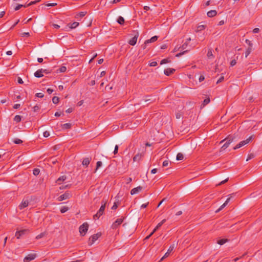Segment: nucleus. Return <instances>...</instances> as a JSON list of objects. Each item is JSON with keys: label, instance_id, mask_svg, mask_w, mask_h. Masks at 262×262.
Returning <instances> with one entry per match:
<instances>
[{"label": "nucleus", "instance_id": "1", "mask_svg": "<svg viewBox=\"0 0 262 262\" xmlns=\"http://www.w3.org/2000/svg\"><path fill=\"white\" fill-rule=\"evenodd\" d=\"M236 141V138L235 136H229L226 138L222 140L220 143L225 142L221 147V150H225L229 147V145L233 141Z\"/></svg>", "mask_w": 262, "mask_h": 262}, {"label": "nucleus", "instance_id": "2", "mask_svg": "<svg viewBox=\"0 0 262 262\" xmlns=\"http://www.w3.org/2000/svg\"><path fill=\"white\" fill-rule=\"evenodd\" d=\"M106 203V201L103 200L102 201V205H101L100 208H99V210L97 211V213L95 214V215H94V216H93L94 219H95V220L99 219V218L101 215H103V214L104 213V212L105 208Z\"/></svg>", "mask_w": 262, "mask_h": 262}, {"label": "nucleus", "instance_id": "3", "mask_svg": "<svg viewBox=\"0 0 262 262\" xmlns=\"http://www.w3.org/2000/svg\"><path fill=\"white\" fill-rule=\"evenodd\" d=\"M252 136H250L246 140L240 142L238 144H237L235 146L233 147V149L236 150L242 147L245 145L248 144L250 142V141L252 140Z\"/></svg>", "mask_w": 262, "mask_h": 262}, {"label": "nucleus", "instance_id": "4", "mask_svg": "<svg viewBox=\"0 0 262 262\" xmlns=\"http://www.w3.org/2000/svg\"><path fill=\"white\" fill-rule=\"evenodd\" d=\"M133 35L134 37L128 41V43L131 46H135L139 36V33L137 31H134Z\"/></svg>", "mask_w": 262, "mask_h": 262}, {"label": "nucleus", "instance_id": "5", "mask_svg": "<svg viewBox=\"0 0 262 262\" xmlns=\"http://www.w3.org/2000/svg\"><path fill=\"white\" fill-rule=\"evenodd\" d=\"M89 228V225L87 223H83L79 227V232L81 235L84 236L87 232Z\"/></svg>", "mask_w": 262, "mask_h": 262}, {"label": "nucleus", "instance_id": "6", "mask_svg": "<svg viewBox=\"0 0 262 262\" xmlns=\"http://www.w3.org/2000/svg\"><path fill=\"white\" fill-rule=\"evenodd\" d=\"M124 218L117 219L115 222H114L111 226L113 229H116L123 222Z\"/></svg>", "mask_w": 262, "mask_h": 262}, {"label": "nucleus", "instance_id": "7", "mask_svg": "<svg viewBox=\"0 0 262 262\" xmlns=\"http://www.w3.org/2000/svg\"><path fill=\"white\" fill-rule=\"evenodd\" d=\"M71 196V194L69 191H66L64 194L60 195L58 198V201H62L63 200L69 199Z\"/></svg>", "mask_w": 262, "mask_h": 262}, {"label": "nucleus", "instance_id": "8", "mask_svg": "<svg viewBox=\"0 0 262 262\" xmlns=\"http://www.w3.org/2000/svg\"><path fill=\"white\" fill-rule=\"evenodd\" d=\"M101 233H98L91 236L89 239V244L90 245L93 244L98 239V238L101 236Z\"/></svg>", "mask_w": 262, "mask_h": 262}, {"label": "nucleus", "instance_id": "9", "mask_svg": "<svg viewBox=\"0 0 262 262\" xmlns=\"http://www.w3.org/2000/svg\"><path fill=\"white\" fill-rule=\"evenodd\" d=\"M158 37L157 36H154L150 39L145 40L144 45L143 46V48L145 49L146 48V45L149 43H151L156 41L158 39Z\"/></svg>", "mask_w": 262, "mask_h": 262}, {"label": "nucleus", "instance_id": "10", "mask_svg": "<svg viewBox=\"0 0 262 262\" xmlns=\"http://www.w3.org/2000/svg\"><path fill=\"white\" fill-rule=\"evenodd\" d=\"M29 205V202L28 200L24 199L21 203L19 205V208L20 209H23L26 207H27Z\"/></svg>", "mask_w": 262, "mask_h": 262}, {"label": "nucleus", "instance_id": "11", "mask_svg": "<svg viewBox=\"0 0 262 262\" xmlns=\"http://www.w3.org/2000/svg\"><path fill=\"white\" fill-rule=\"evenodd\" d=\"M142 189H143V187L141 186H138L136 188H134L131 190L130 194L132 195L137 194V193H139V192H140L142 190Z\"/></svg>", "mask_w": 262, "mask_h": 262}, {"label": "nucleus", "instance_id": "12", "mask_svg": "<svg viewBox=\"0 0 262 262\" xmlns=\"http://www.w3.org/2000/svg\"><path fill=\"white\" fill-rule=\"evenodd\" d=\"M175 72V69L167 68L164 70V74L167 76H169Z\"/></svg>", "mask_w": 262, "mask_h": 262}, {"label": "nucleus", "instance_id": "13", "mask_svg": "<svg viewBox=\"0 0 262 262\" xmlns=\"http://www.w3.org/2000/svg\"><path fill=\"white\" fill-rule=\"evenodd\" d=\"M27 232L26 230H22L19 231H17L15 233V236H16L17 238H19L23 235L25 234V233Z\"/></svg>", "mask_w": 262, "mask_h": 262}, {"label": "nucleus", "instance_id": "14", "mask_svg": "<svg viewBox=\"0 0 262 262\" xmlns=\"http://www.w3.org/2000/svg\"><path fill=\"white\" fill-rule=\"evenodd\" d=\"M231 195L229 197L227 200L226 201H225V202L220 206V207L219 208V209L216 211V212H219L220 211V210H221L222 209H223L227 204L229 202L230 199H231Z\"/></svg>", "mask_w": 262, "mask_h": 262}, {"label": "nucleus", "instance_id": "15", "mask_svg": "<svg viewBox=\"0 0 262 262\" xmlns=\"http://www.w3.org/2000/svg\"><path fill=\"white\" fill-rule=\"evenodd\" d=\"M34 76H35L36 77H37V78L42 77L43 76L41 69L38 70L37 71H36L34 73Z\"/></svg>", "mask_w": 262, "mask_h": 262}, {"label": "nucleus", "instance_id": "16", "mask_svg": "<svg viewBox=\"0 0 262 262\" xmlns=\"http://www.w3.org/2000/svg\"><path fill=\"white\" fill-rule=\"evenodd\" d=\"M143 156L142 154H137L133 158V161L134 162H138L140 160L141 157Z\"/></svg>", "mask_w": 262, "mask_h": 262}, {"label": "nucleus", "instance_id": "17", "mask_svg": "<svg viewBox=\"0 0 262 262\" xmlns=\"http://www.w3.org/2000/svg\"><path fill=\"white\" fill-rule=\"evenodd\" d=\"M90 161H91V158H84L83 161H82V165L83 166H88L90 163Z\"/></svg>", "mask_w": 262, "mask_h": 262}, {"label": "nucleus", "instance_id": "18", "mask_svg": "<svg viewBox=\"0 0 262 262\" xmlns=\"http://www.w3.org/2000/svg\"><path fill=\"white\" fill-rule=\"evenodd\" d=\"M33 260V254H30L27 256H26L24 259V262H29Z\"/></svg>", "mask_w": 262, "mask_h": 262}, {"label": "nucleus", "instance_id": "19", "mask_svg": "<svg viewBox=\"0 0 262 262\" xmlns=\"http://www.w3.org/2000/svg\"><path fill=\"white\" fill-rule=\"evenodd\" d=\"M217 14V12L215 10H210L207 12V16L209 17H212L215 16Z\"/></svg>", "mask_w": 262, "mask_h": 262}, {"label": "nucleus", "instance_id": "20", "mask_svg": "<svg viewBox=\"0 0 262 262\" xmlns=\"http://www.w3.org/2000/svg\"><path fill=\"white\" fill-rule=\"evenodd\" d=\"M66 178L67 177L66 176H62L57 180L56 183H58V184H60L62 182L66 180Z\"/></svg>", "mask_w": 262, "mask_h": 262}, {"label": "nucleus", "instance_id": "21", "mask_svg": "<svg viewBox=\"0 0 262 262\" xmlns=\"http://www.w3.org/2000/svg\"><path fill=\"white\" fill-rule=\"evenodd\" d=\"M228 241H229V240L228 239L223 238V239H219V241H217V243L220 245H223V244H225Z\"/></svg>", "mask_w": 262, "mask_h": 262}, {"label": "nucleus", "instance_id": "22", "mask_svg": "<svg viewBox=\"0 0 262 262\" xmlns=\"http://www.w3.org/2000/svg\"><path fill=\"white\" fill-rule=\"evenodd\" d=\"M207 57L209 59H213L214 58V56L212 53V51L211 49H209L207 53Z\"/></svg>", "mask_w": 262, "mask_h": 262}, {"label": "nucleus", "instance_id": "23", "mask_svg": "<svg viewBox=\"0 0 262 262\" xmlns=\"http://www.w3.org/2000/svg\"><path fill=\"white\" fill-rule=\"evenodd\" d=\"M117 21L120 25H123L124 24V19L122 16H119L118 19H117Z\"/></svg>", "mask_w": 262, "mask_h": 262}, {"label": "nucleus", "instance_id": "24", "mask_svg": "<svg viewBox=\"0 0 262 262\" xmlns=\"http://www.w3.org/2000/svg\"><path fill=\"white\" fill-rule=\"evenodd\" d=\"M71 127V124L70 123H65L62 125V129H69Z\"/></svg>", "mask_w": 262, "mask_h": 262}, {"label": "nucleus", "instance_id": "25", "mask_svg": "<svg viewBox=\"0 0 262 262\" xmlns=\"http://www.w3.org/2000/svg\"><path fill=\"white\" fill-rule=\"evenodd\" d=\"M79 25V23L78 22H74L72 24H70V28L71 29H74L76 28Z\"/></svg>", "mask_w": 262, "mask_h": 262}, {"label": "nucleus", "instance_id": "26", "mask_svg": "<svg viewBox=\"0 0 262 262\" xmlns=\"http://www.w3.org/2000/svg\"><path fill=\"white\" fill-rule=\"evenodd\" d=\"M184 158L183 155L182 153H178L177 155V160H182Z\"/></svg>", "mask_w": 262, "mask_h": 262}, {"label": "nucleus", "instance_id": "27", "mask_svg": "<svg viewBox=\"0 0 262 262\" xmlns=\"http://www.w3.org/2000/svg\"><path fill=\"white\" fill-rule=\"evenodd\" d=\"M14 121L18 123L19 122L21 121V117L19 115H16L14 117Z\"/></svg>", "mask_w": 262, "mask_h": 262}, {"label": "nucleus", "instance_id": "28", "mask_svg": "<svg viewBox=\"0 0 262 262\" xmlns=\"http://www.w3.org/2000/svg\"><path fill=\"white\" fill-rule=\"evenodd\" d=\"M252 51V49L250 47L248 48L245 52V57L247 58Z\"/></svg>", "mask_w": 262, "mask_h": 262}, {"label": "nucleus", "instance_id": "29", "mask_svg": "<svg viewBox=\"0 0 262 262\" xmlns=\"http://www.w3.org/2000/svg\"><path fill=\"white\" fill-rule=\"evenodd\" d=\"M53 103L54 104H57L59 102V98L56 96H54L52 98Z\"/></svg>", "mask_w": 262, "mask_h": 262}, {"label": "nucleus", "instance_id": "30", "mask_svg": "<svg viewBox=\"0 0 262 262\" xmlns=\"http://www.w3.org/2000/svg\"><path fill=\"white\" fill-rule=\"evenodd\" d=\"M86 12H81L76 15L77 17H82L86 14Z\"/></svg>", "mask_w": 262, "mask_h": 262}, {"label": "nucleus", "instance_id": "31", "mask_svg": "<svg viewBox=\"0 0 262 262\" xmlns=\"http://www.w3.org/2000/svg\"><path fill=\"white\" fill-rule=\"evenodd\" d=\"M13 142L15 143V144H21L23 141L19 139H18V138H16V139H14V140H13Z\"/></svg>", "mask_w": 262, "mask_h": 262}, {"label": "nucleus", "instance_id": "32", "mask_svg": "<svg viewBox=\"0 0 262 262\" xmlns=\"http://www.w3.org/2000/svg\"><path fill=\"white\" fill-rule=\"evenodd\" d=\"M210 98H207L206 99H205L204 101H203V104L202 105H203V106H205L206 105H207V104H208L209 102H210Z\"/></svg>", "mask_w": 262, "mask_h": 262}, {"label": "nucleus", "instance_id": "33", "mask_svg": "<svg viewBox=\"0 0 262 262\" xmlns=\"http://www.w3.org/2000/svg\"><path fill=\"white\" fill-rule=\"evenodd\" d=\"M68 210V207H66V206H63L60 209V212L62 213L67 212Z\"/></svg>", "mask_w": 262, "mask_h": 262}, {"label": "nucleus", "instance_id": "34", "mask_svg": "<svg viewBox=\"0 0 262 262\" xmlns=\"http://www.w3.org/2000/svg\"><path fill=\"white\" fill-rule=\"evenodd\" d=\"M205 26L204 25H200L198 27L196 31H201L205 29Z\"/></svg>", "mask_w": 262, "mask_h": 262}, {"label": "nucleus", "instance_id": "35", "mask_svg": "<svg viewBox=\"0 0 262 262\" xmlns=\"http://www.w3.org/2000/svg\"><path fill=\"white\" fill-rule=\"evenodd\" d=\"M40 172V170L38 168H34V175L37 176Z\"/></svg>", "mask_w": 262, "mask_h": 262}, {"label": "nucleus", "instance_id": "36", "mask_svg": "<svg viewBox=\"0 0 262 262\" xmlns=\"http://www.w3.org/2000/svg\"><path fill=\"white\" fill-rule=\"evenodd\" d=\"M170 61L168 60V59H162L161 62H160V64H165L166 63H168Z\"/></svg>", "mask_w": 262, "mask_h": 262}, {"label": "nucleus", "instance_id": "37", "mask_svg": "<svg viewBox=\"0 0 262 262\" xmlns=\"http://www.w3.org/2000/svg\"><path fill=\"white\" fill-rule=\"evenodd\" d=\"M102 165V163L101 161H98L96 164V168L95 170H97L99 167H100Z\"/></svg>", "mask_w": 262, "mask_h": 262}, {"label": "nucleus", "instance_id": "38", "mask_svg": "<svg viewBox=\"0 0 262 262\" xmlns=\"http://www.w3.org/2000/svg\"><path fill=\"white\" fill-rule=\"evenodd\" d=\"M166 222V219L163 220L161 222H160L157 226L158 228H160L165 222Z\"/></svg>", "mask_w": 262, "mask_h": 262}, {"label": "nucleus", "instance_id": "39", "mask_svg": "<svg viewBox=\"0 0 262 262\" xmlns=\"http://www.w3.org/2000/svg\"><path fill=\"white\" fill-rule=\"evenodd\" d=\"M246 43L249 46V47L251 48L253 46V43L249 39H246L245 41Z\"/></svg>", "mask_w": 262, "mask_h": 262}, {"label": "nucleus", "instance_id": "40", "mask_svg": "<svg viewBox=\"0 0 262 262\" xmlns=\"http://www.w3.org/2000/svg\"><path fill=\"white\" fill-rule=\"evenodd\" d=\"M35 96L38 97V98H42L44 96V95L43 93H36Z\"/></svg>", "mask_w": 262, "mask_h": 262}, {"label": "nucleus", "instance_id": "41", "mask_svg": "<svg viewBox=\"0 0 262 262\" xmlns=\"http://www.w3.org/2000/svg\"><path fill=\"white\" fill-rule=\"evenodd\" d=\"M236 63V60L235 59H233L230 62V66L231 67H233L234 66H235Z\"/></svg>", "mask_w": 262, "mask_h": 262}, {"label": "nucleus", "instance_id": "42", "mask_svg": "<svg viewBox=\"0 0 262 262\" xmlns=\"http://www.w3.org/2000/svg\"><path fill=\"white\" fill-rule=\"evenodd\" d=\"M168 164H169L168 161L165 160L164 161H163L162 165L163 167H166L168 165Z\"/></svg>", "mask_w": 262, "mask_h": 262}, {"label": "nucleus", "instance_id": "43", "mask_svg": "<svg viewBox=\"0 0 262 262\" xmlns=\"http://www.w3.org/2000/svg\"><path fill=\"white\" fill-rule=\"evenodd\" d=\"M204 79H205V77L203 75H201L199 77V80L200 82L203 81Z\"/></svg>", "mask_w": 262, "mask_h": 262}, {"label": "nucleus", "instance_id": "44", "mask_svg": "<svg viewBox=\"0 0 262 262\" xmlns=\"http://www.w3.org/2000/svg\"><path fill=\"white\" fill-rule=\"evenodd\" d=\"M188 51V50H186L182 52L179 53L176 55V57H180L181 55H183L185 53L187 52Z\"/></svg>", "mask_w": 262, "mask_h": 262}, {"label": "nucleus", "instance_id": "45", "mask_svg": "<svg viewBox=\"0 0 262 262\" xmlns=\"http://www.w3.org/2000/svg\"><path fill=\"white\" fill-rule=\"evenodd\" d=\"M30 35V33L29 32H24L21 34V37L28 36Z\"/></svg>", "mask_w": 262, "mask_h": 262}, {"label": "nucleus", "instance_id": "46", "mask_svg": "<svg viewBox=\"0 0 262 262\" xmlns=\"http://www.w3.org/2000/svg\"><path fill=\"white\" fill-rule=\"evenodd\" d=\"M118 145H116L115 147V149H114V154L115 155L116 154H117L118 152Z\"/></svg>", "mask_w": 262, "mask_h": 262}, {"label": "nucleus", "instance_id": "47", "mask_svg": "<svg viewBox=\"0 0 262 262\" xmlns=\"http://www.w3.org/2000/svg\"><path fill=\"white\" fill-rule=\"evenodd\" d=\"M23 6V5H18L14 8V10L15 11L18 10L20 8H21Z\"/></svg>", "mask_w": 262, "mask_h": 262}, {"label": "nucleus", "instance_id": "48", "mask_svg": "<svg viewBox=\"0 0 262 262\" xmlns=\"http://www.w3.org/2000/svg\"><path fill=\"white\" fill-rule=\"evenodd\" d=\"M57 5L56 3H49L46 5L48 7H54Z\"/></svg>", "mask_w": 262, "mask_h": 262}, {"label": "nucleus", "instance_id": "49", "mask_svg": "<svg viewBox=\"0 0 262 262\" xmlns=\"http://www.w3.org/2000/svg\"><path fill=\"white\" fill-rule=\"evenodd\" d=\"M43 135L45 137H48L50 136V133L48 131H45Z\"/></svg>", "mask_w": 262, "mask_h": 262}, {"label": "nucleus", "instance_id": "50", "mask_svg": "<svg viewBox=\"0 0 262 262\" xmlns=\"http://www.w3.org/2000/svg\"><path fill=\"white\" fill-rule=\"evenodd\" d=\"M174 249V246L172 245V246H170V247L169 248L167 252H169V253H170Z\"/></svg>", "mask_w": 262, "mask_h": 262}, {"label": "nucleus", "instance_id": "51", "mask_svg": "<svg viewBox=\"0 0 262 262\" xmlns=\"http://www.w3.org/2000/svg\"><path fill=\"white\" fill-rule=\"evenodd\" d=\"M17 82L19 84H23L24 82L22 79L20 77H17Z\"/></svg>", "mask_w": 262, "mask_h": 262}, {"label": "nucleus", "instance_id": "52", "mask_svg": "<svg viewBox=\"0 0 262 262\" xmlns=\"http://www.w3.org/2000/svg\"><path fill=\"white\" fill-rule=\"evenodd\" d=\"M187 46V42H185V43H184L182 45V46L181 47L182 50L186 49Z\"/></svg>", "mask_w": 262, "mask_h": 262}, {"label": "nucleus", "instance_id": "53", "mask_svg": "<svg viewBox=\"0 0 262 262\" xmlns=\"http://www.w3.org/2000/svg\"><path fill=\"white\" fill-rule=\"evenodd\" d=\"M157 65V63L156 61H152L150 63V66L151 67H155Z\"/></svg>", "mask_w": 262, "mask_h": 262}, {"label": "nucleus", "instance_id": "54", "mask_svg": "<svg viewBox=\"0 0 262 262\" xmlns=\"http://www.w3.org/2000/svg\"><path fill=\"white\" fill-rule=\"evenodd\" d=\"M117 207H118V205H117V203H116V202H115V203H114L113 206H112V209H113V210H114V209H116Z\"/></svg>", "mask_w": 262, "mask_h": 262}, {"label": "nucleus", "instance_id": "55", "mask_svg": "<svg viewBox=\"0 0 262 262\" xmlns=\"http://www.w3.org/2000/svg\"><path fill=\"white\" fill-rule=\"evenodd\" d=\"M259 31V29L257 28H254L253 30V32L254 33H258Z\"/></svg>", "mask_w": 262, "mask_h": 262}, {"label": "nucleus", "instance_id": "56", "mask_svg": "<svg viewBox=\"0 0 262 262\" xmlns=\"http://www.w3.org/2000/svg\"><path fill=\"white\" fill-rule=\"evenodd\" d=\"M224 76H221V77L219 78V79L217 81V82H216V83H220V82H222V81L224 80Z\"/></svg>", "mask_w": 262, "mask_h": 262}, {"label": "nucleus", "instance_id": "57", "mask_svg": "<svg viewBox=\"0 0 262 262\" xmlns=\"http://www.w3.org/2000/svg\"><path fill=\"white\" fill-rule=\"evenodd\" d=\"M253 158H254V155L253 154H250L249 156H248V157L247 159V161H248L249 160L251 159H252Z\"/></svg>", "mask_w": 262, "mask_h": 262}, {"label": "nucleus", "instance_id": "58", "mask_svg": "<svg viewBox=\"0 0 262 262\" xmlns=\"http://www.w3.org/2000/svg\"><path fill=\"white\" fill-rule=\"evenodd\" d=\"M41 70L42 71V73H46V74H48V73H49L50 72L47 70V69H41Z\"/></svg>", "mask_w": 262, "mask_h": 262}, {"label": "nucleus", "instance_id": "59", "mask_svg": "<svg viewBox=\"0 0 262 262\" xmlns=\"http://www.w3.org/2000/svg\"><path fill=\"white\" fill-rule=\"evenodd\" d=\"M20 107V104H15L13 106V108L14 109H17L19 107Z\"/></svg>", "mask_w": 262, "mask_h": 262}, {"label": "nucleus", "instance_id": "60", "mask_svg": "<svg viewBox=\"0 0 262 262\" xmlns=\"http://www.w3.org/2000/svg\"><path fill=\"white\" fill-rule=\"evenodd\" d=\"M53 92V90L51 89H47V92L49 94H51Z\"/></svg>", "mask_w": 262, "mask_h": 262}, {"label": "nucleus", "instance_id": "61", "mask_svg": "<svg viewBox=\"0 0 262 262\" xmlns=\"http://www.w3.org/2000/svg\"><path fill=\"white\" fill-rule=\"evenodd\" d=\"M66 113H71L73 112V108H69L68 110H66Z\"/></svg>", "mask_w": 262, "mask_h": 262}, {"label": "nucleus", "instance_id": "62", "mask_svg": "<svg viewBox=\"0 0 262 262\" xmlns=\"http://www.w3.org/2000/svg\"><path fill=\"white\" fill-rule=\"evenodd\" d=\"M66 67H62L61 68H60V72H64L66 71Z\"/></svg>", "mask_w": 262, "mask_h": 262}, {"label": "nucleus", "instance_id": "63", "mask_svg": "<svg viewBox=\"0 0 262 262\" xmlns=\"http://www.w3.org/2000/svg\"><path fill=\"white\" fill-rule=\"evenodd\" d=\"M61 114H62V113H61V112H56V113H55V116L56 117H59V116H61Z\"/></svg>", "mask_w": 262, "mask_h": 262}, {"label": "nucleus", "instance_id": "64", "mask_svg": "<svg viewBox=\"0 0 262 262\" xmlns=\"http://www.w3.org/2000/svg\"><path fill=\"white\" fill-rule=\"evenodd\" d=\"M157 172V168H154V169H152L151 171V173H152V174H155Z\"/></svg>", "mask_w": 262, "mask_h": 262}]
</instances>
